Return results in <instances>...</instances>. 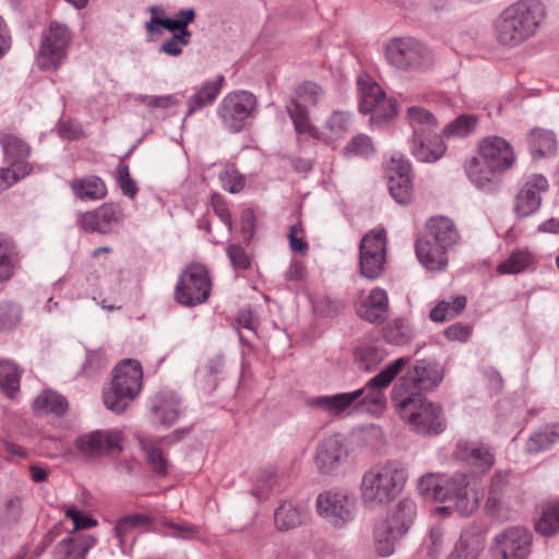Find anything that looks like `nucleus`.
Listing matches in <instances>:
<instances>
[{
  "instance_id": "obj_1",
  "label": "nucleus",
  "mask_w": 559,
  "mask_h": 559,
  "mask_svg": "<svg viewBox=\"0 0 559 559\" xmlns=\"http://www.w3.org/2000/svg\"><path fill=\"white\" fill-rule=\"evenodd\" d=\"M547 16L540 0H519L507 7L493 22L496 40L509 48L534 37Z\"/></svg>"
},
{
  "instance_id": "obj_2",
  "label": "nucleus",
  "mask_w": 559,
  "mask_h": 559,
  "mask_svg": "<svg viewBox=\"0 0 559 559\" xmlns=\"http://www.w3.org/2000/svg\"><path fill=\"white\" fill-rule=\"evenodd\" d=\"M419 495L427 501H451L462 516L471 515L478 507L477 492L469 488L467 475L455 473L451 477L428 474L417 484Z\"/></svg>"
},
{
  "instance_id": "obj_3",
  "label": "nucleus",
  "mask_w": 559,
  "mask_h": 559,
  "mask_svg": "<svg viewBox=\"0 0 559 559\" xmlns=\"http://www.w3.org/2000/svg\"><path fill=\"white\" fill-rule=\"evenodd\" d=\"M407 477L406 468L397 461L370 467L360 481L362 503L369 508L389 504L403 491Z\"/></svg>"
},
{
  "instance_id": "obj_4",
  "label": "nucleus",
  "mask_w": 559,
  "mask_h": 559,
  "mask_svg": "<svg viewBox=\"0 0 559 559\" xmlns=\"http://www.w3.org/2000/svg\"><path fill=\"white\" fill-rule=\"evenodd\" d=\"M143 384V370L138 360L124 359L112 370L110 385L104 390L106 408L122 414L129 404L140 394Z\"/></svg>"
},
{
  "instance_id": "obj_5",
  "label": "nucleus",
  "mask_w": 559,
  "mask_h": 559,
  "mask_svg": "<svg viewBox=\"0 0 559 559\" xmlns=\"http://www.w3.org/2000/svg\"><path fill=\"white\" fill-rule=\"evenodd\" d=\"M392 401L401 416L412 429L420 435H438L444 430V421L439 406L423 396L393 393Z\"/></svg>"
},
{
  "instance_id": "obj_6",
  "label": "nucleus",
  "mask_w": 559,
  "mask_h": 559,
  "mask_svg": "<svg viewBox=\"0 0 559 559\" xmlns=\"http://www.w3.org/2000/svg\"><path fill=\"white\" fill-rule=\"evenodd\" d=\"M259 102L248 91H235L226 94L219 102L216 112L223 128L230 133L243 131L249 121L254 119Z\"/></svg>"
},
{
  "instance_id": "obj_7",
  "label": "nucleus",
  "mask_w": 559,
  "mask_h": 559,
  "mask_svg": "<svg viewBox=\"0 0 559 559\" xmlns=\"http://www.w3.org/2000/svg\"><path fill=\"white\" fill-rule=\"evenodd\" d=\"M388 62L403 71L421 70L430 66L432 55L430 49L414 37H397L385 46Z\"/></svg>"
},
{
  "instance_id": "obj_8",
  "label": "nucleus",
  "mask_w": 559,
  "mask_h": 559,
  "mask_svg": "<svg viewBox=\"0 0 559 559\" xmlns=\"http://www.w3.org/2000/svg\"><path fill=\"white\" fill-rule=\"evenodd\" d=\"M408 361L409 358L407 357L395 359L377 376L368 380L362 388L355 390L354 392L359 393L358 399L355 401V409L365 407L371 413L382 411L386 403L383 390L392 383Z\"/></svg>"
},
{
  "instance_id": "obj_9",
  "label": "nucleus",
  "mask_w": 559,
  "mask_h": 559,
  "mask_svg": "<svg viewBox=\"0 0 559 559\" xmlns=\"http://www.w3.org/2000/svg\"><path fill=\"white\" fill-rule=\"evenodd\" d=\"M211 294L207 269L200 263L188 265L180 274L175 287V299L185 307L205 302Z\"/></svg>"
},
{
  "instance_id": "obj_10",
  "label": "nucleus",
  "mask_w": 559,
  "mask_h": 559,
  "mask_svg": "<svg viewBox=\"0 0 559 559\" xmlns=\"http://www.w3.org/2000/svg\"><path fill=\"white\" fill-rule=\"evenodd\" d=\"M443 373L438 364L429 360H418L408 369L406 374L394 385L392 394L401 393L402 396H421L423 392L435 390L442 382Z\"/></svg>"
},
{
  "instance_id": "obj_11",
  "label": "nucleus",
  "mask_w": 559,
  "mask_h": 559,
  "mask_svg": "<svg viewBox=\"0 0 559 559\" xmlns=\"http://www.w3.org/2000/svg\"><path fill=\"white\" fill-rule=\"evenodd\" d=\"M316 508L319 515L341 527L354 520L356 499L348 490L334 488L317 497Z\"/></svg>"
},
{
  "instance_id": "obj_12",
  "label": "nucleus",
  "mask_w": 559,
  "mask_h": 559,
  "mask_svg": "<svg viewBox=\"0 0 559 559\" xmlns=\"http://www.w3.org/2000/svg\"><path fill=\"white\" fill-rule=\"evenodd\" d=\"M71 41V32L66 24L51 22L43 35L37 55V64L40 70H57L66 58Z\"/></svg>"
},
{
  "instance_id": "obj_13",
  "label": "nucleus",
  "mask_w": 559,
  "mask_h": 559,
  "mask_svg": "<svg viewBox=\"0 0 559 559\" xmlns=\"http://www.w3.org/2000/svg\"><path fill=\"white\" fill-rule=\"evenodd\" d=\"M358 86L360 93L359 110L362 114H371L370 122L372 124H381L396 117V102L386 98L378 83L359 79Z\"/></svg>"
},
{
  "instance_id": "obj_14",
  "label": "nucleus",
  "mask_w": 559,
  "mask_h": 559,
  "mask_svg": "<svg viewBox=\"0 0 559 559\" xmlns=\"http://www.w3.org/2000/svg\"><path fill=\"white\" fill-rule=\"evenodd\" d=\"M386 238L383 228L367 233L359 245V269L364 277L373 281L381 276L385 264Z\"/></svg>"
},
{
  "instance_id": "obj_15",
  "label": "nucleus",
  "mask_w": 559,
  "mask_h": 559,
  "mask_svg": "<svg viewBox=\"0 0 559 559\" xmlns=\"http://www.w3.org/2000/svg\"><path fill=\"white\" fill-rule=\"evenodd\" d=\"M532 535L520 526L508 527L493 537L492 554L499 559H527Z\"/></svg>"
},
{
  "instance_id": "obj_16",
  "label": "nucleus",
  "mask_w": 559,
  "mask_h": 559,
  "mask_svg": "<svg viewBox=\"0 0 559 559\" xmlns=\"http://www.w3.org/2000/svg\"><path fill=\"white\" fill-rule=\"evenodd\" d=\"M478 154L483 164L491 171L500 174L510 169L515 163V153L511 144L501 136L490 135L478 145Z\"/></svg>"
},
{
  "instance_id": "obj_17",
  "label": "nucleus",
  "mask_w": 559,
  "mask_h": 559,
  "mask_svg": "<svg viewBox=\"0 0 559 559\" xmlns=\"http://www.w3.org/2000/svg\"><path fill=\"white\" fill-rule=\"evenodd\" d=\"M549 188L545 176L535 174L526 178L514 199V212L519 218L536 213L542 204V193Z\"/></svg>"
},
{
  "instance_id": "obj_18",
  "label": "nucleus",
  "mask_w": 559,
  "mask_h": 559,
  "mask_svg": "<svg viewBox=\"0 0 559 559\" xmlns=\"http://www.w3.org/2000/svg\"><path fill=\"white\" fill-rule=\"evenodd\" d=\"M121 432L117 430H95L79 437L75 447L84 455L95 457L121 451Z\"/></svg>"
},
{
  "instance_id": "obj_19",
  "label": "nucleus",
  "mask_w": 559,
  "mask_h": 559,
  "mask_svg": "<svg viewBox=\"0 0 559 559\" xmlns=\"http://www.w3.org/2000/svg\"><path fill=\"white\" fill-rule=\"evenodd\" d=\"M409 171V163L402 157H392L386 168L390 194L400 204H407L412 200L413 183Z\"/></svg>"
},
{
  "instance_id": "obj_20",
  "label": "nucleus",
  "mask_w": 559,
  "mask_h": 559,
  "mask_svg": "<svg viewBox=\"0 0 559 559\" xmlns=\"http://www.w3.org/2000/svg\"><path fill=\"white\" fill-rule=\"evenodd\" d=\"M122 210L112 203H104L94 211L80 214L78 223L85 231L108 234L122 219Z\"/></svg>"
},
{
  "instance_id": "obj_21",
  "label": "nucleus",
  "mask_w": 559,
  "mask_h": 559,
  "mask_svg": "<svg viewBox=\"0 0 559 559\" xmlns=\"http://www.w3.org/2000/svg\"><path fill=\"white\" fill-rule=\"evenodd\" d=\"M357 316L372 324H382L389 317V297L384 289L372 288L367 296L355 302Z\"/></svg>"
},
{
  "instance_id": "obj_22",
  "label": "nucleus",
  "mask_w": 559,
  "mask_h": 559,
  "mask_svg": "<svg viewBox=\"0 0 559 559\" xmlns=\"http://www.w3.org/2000/svg\"><path fill=\"white\" fill-rule=\"evenodd\" d=\"M346 456V451L337 436L324 438L317 448L314 463L322 474L333 473Z\"/></svg>"
},
{
  "instance_id": "obj_23",
  "label": "nucleus",
  "mask_w": 559,
  "mask_h": 559,
  "mask_svg": "<svg viewBox=\"0 0 559 559\" xmlns=\"http://www.w3.org/2000/svg\"><path fill=\"white\" fill-rule=\"evenodd\" d=\"M97 538L90 534H76L57 543L52 559H86L87 552L96 545Z\"/></svg>"
},
{
  "instance_id": "obj_24",
  "label": "nucleus",
  "mask_w": 559,
  "mask_h": 559,
  "mask_svg": "<svg viewBox=\"0 0 559 559\" xmlns=\"http://www.w3.org/2000/svg\"><path fill=\"white\" fill-rule=\"evenodd\" d=\"M419 262L428 271H443L448 265V249L430 240L427 235L418 238L415 246Z\"/></svg>"
},
{
  "instance_id": "obj_25",
  "label": "nucleus",
  "mask_w": 559,
  "mask_h": 559,
  "mask_svg": "<svg viewBox=\"0 0 559 559\" xmlns=\"http://www.w3.org/2000/svg\"><path fill=\"white\" fill-rule=\"evenodd\" d=\"M455 456L480 474L487 473L495 463V456L487 447H477L467 441L457 442Z\"/></svg>"
},
{
  "instance_id": "obj_26",
  "label": "nucleus",
  "mask_w": 559,
  "mask_h": 559,
  "mask_svg": "<svg viewBox=\"0 0 559 559\" xmlns=\"http://www.w3.org/2000/svg\"><path fill=\"white\" fill-rule=\"evenodd\" d=\"M409 148L412 155L423 163L437 162L445 152V145L438 133L412 136Z\"/></svg>"
},
{
  "instance_id": "obj_27",
  "label": "nucleus",
  "mask_w": 559,
  "mask_h": 559,
  "mask_svg": "<svg viewBox=\"0 0 559 559\" xmlns=\"http://www.w3.org/2000/svg\"><path fill=\"white\" fill-rule=\"evenodd\" d=\"M225 78L218 75L213 81H206L195 88L194 93L187 100V112L183 122L189 116L202 110L204 107L211 106L221 94Z\"/></svg>"
},
{
  "instance_id": "obj_28",
  "label": "nucleus",
  "mask_w": 559,
  "mask_h": 559,
  "mask_svg": "<svg viewBox=\"0 0 559 559\" xmlns=\"http://www.w3.org/2000/svg\"><path fill=\"white\" fill-rule=\"evenodd\" d=\"M425 235L448 250L457 245L461 238L454 222L445 216L431 217L426 224Z\"/></svg>"
},
{
  "instance_id": "obj_29",
  "label": "nucleus",
  "mask_w": 559,
  "mask_h": 559,
  "mask_svg": "<svg viewBox=\"0 0 559 559\" xmlns=\"http://www.w3.org/2000/svg\"><path fill=\"white\" fill-rule=\"evenodd\" d=\"M357 392H343L331 395H320L308 400V405L312 408L321 409L322 412L340 416L343 413L355 408V401L358 399Z\"/></svg>"
},
{
  "instance_id": "obj_30",
  "label": "nucleus",
  "mask_w": 559,
  "mask_h": 559,
  "mask_svg": "<svg viewBox=\"0 0 559 559\" xmlns=\"http://www.w3.org/2000/svg\"><path fill=\"white\" fill-rule=\"evenodd\" d=\"M404 536L405 534L384 520L376 523L372 534L376 552L380 557L391 556Z\"/></svg>"
},
{
  "instance_id": "obj_31",
  "label": "nucleus",
  "mask_w": 559,
  "mask_h": 559,
  "mask_svg": "<svg viewBox=\"0 0 559 559\" xmlns=\"http://www.w3.org/2000/svg\"><path fill=\"white\" fill-rule=\"evenodd\" d=\"M150 409L160 425L169 427L179 416V400L175 394L158 393L151 400Z\"/></svg>"
},
{
  "instance_id": "obj_32",
  "label": "nucleus",
  "mask_w": 559,
  "mask_h": 559,
  "mask_svg": "<svg viewBox=\"0 0 559 559\" xmlns=\"http://www.w3.org/2000/svg\"><path fill=\"white\" fill-rule=\"evenodd\" d=\"M70 188L79 200H102L107 194L104 180L95 175H87L70 182Z\"/></svg>"
},
{
  "instance_id": "obj_33",
  "label": "nucleus",
  "mask_w": 559,
  "mask_h": 559,
  "mask_svg": "<svg viewBox=\"0 0 559 559\" xmlns=\"http://www.w3.org/2000/svg\"><path fill=\"white\" fill-rule=\"evenodd\" d=\"M349 127V114L342 110H335L325 120L322 131H319L320 138L318 140L326 144H333L348 132Z\"/></svg>"
},
{
  "instance_id": "obj_34",
  "label": "nucleus",
  "mask_w": 559,
  "mask_h": 559,
  "mask_svg": "<svg viewBox=\"0 0 559 559\" xmlns=\"http://www.w3.org/2000/svg\"><path fill=\"white\" fill-rule=\"evenodd\" d=\"M527 141L528 148L534 157H551L557 154V138L550 130L533 129Z\"/></svg>"
},
{
  "instance_id": "obj_35",
  "label": "nucleus",
  "mask_w": 559,
  "mask_h": 559,
  "mask_svg": "<svg viewBox=\"0 0 559 559\" xmlns=\"http://www.w3.org/2000/svg\"><path fill=\"white\" fill-rule=\"evenodd\" d=\"M407 119L413 129V136L425 134H437L439 126L436 116L421 106H412L407 108Z\"/></svg>"
},
{
  "instance_id": "obj_36",
  "label": "nucleus",
  "mask_w": 559,
  "mask_h": 559,
  "mask_svg": "<svg viewBox=\"0 0 559 559\" xmlns=\"http://www.w3.org/2000/svg\"><path fill=\"white\" fill-rule=\"evenodd\" d=\"M415 516L416 503L411 499H402L394 506L384 521L406 535Z\"/></svg>"
},
{
  "instance_id": "obj_37",
  "label": "nucleus",
  "mask_w": 559,
  "mask_h": 559,
  "mask_svg": "<svg viewBox=\"0 0 559 559\" xmlns=\"http://www.w3.org/2000/svg\"><path fill=\"white\" fill-rule=\"evenodd\" d=\"M558 441L559 424L546 425L530 436L525 444V451L527 453L546 451Z\"/></svg>"
},
{
  "instance_id": "obj_38",
  "label": "nucleus",
  "mask_w": 559,
  "mask_h": 559,
  "mask_svg": "<svg viewBox=\"0 0 559 559\" xmlns=\"http://www.w3.org/2000/svg\"><path fill=\"white\" fill-rule=\"evenodd\" d=\"M465 171L471 182L481 190H492L495 186L493 177L499 175V171H491L487 168L481 159L473 157L465 166Z\"/></svg>"
},
{
  "instance_id": "obj_39",
  "label": "nucleus",
  "mask_w": 559,
  "mask_h": 559,
  "mask_svg": "<svg viewBox=\"0 0 559 559\" xmlns=\"http://www.w3.org/2000/svg\"><path fill=\"white\" fill-rule=\"evenodd\" d=\"M33 407L41 414L61 416L68 409V401L55 391L45 390L34 400Z\"/></svg>"
},
{
  "instance_id": "obj_40",
  "label": "nucleus",
  "mask_w": 559,
  "mask_h": 559,
  "mask_svg": "<svg viewBox=\"0 0 559 559\" xmlns=\"http://www.w3.org/2000/svg\"><path fill=\"white\" fill-rule=\"evenodd\" d=\"M0 143L10 164H28L26 159L31 155V146L26 142L15 135L5 134Z\"/></svg>"
},
{
  "instance_id": "obj_41",
  "label": "nucleus",
  "mask_w": 559,
  "mask_h": 559,
  "mask_svg": "<svg viewBox=\"0 0 559 559\" xmlns=\"http://www.w3.org/2000/svg\"><path fill=\"white\" fill-rule=\"evenodd\" d=\"M17 262V253L14 243L0 234V282L10 280Z\"/></svg>"
},
{
  "instance_id": "obj_42",
  "label": "nucleus",
  "mask_w": 559,
  "mask_h": 559,
  "mask_svg": "<svg viewBox=\"0 0 559 559\" xmlns=\"http://www.w3.org/2000/svg\"><path fill=\"white\" fill-rule=\"evenodd\" d=\"M152 519L148 515L135 513L120 518L115 526L116 536L120 544L127 537L128 533L136 527H144L147 531H154L152 526Z\"/></svg>"
},
{
  "instance_id": "obj_43",
  "label": "nucleus",
  "mask_w": 559,
  "mask_h": 559,
  "mask_svg": "<svg viewBox=\"0 0 559 559\" xmlns=\"http://www.w3.org/2000/svg\"><path fill=\"white\" fill-rule=\"evenodd\" d=\"M287 112L297 133L308 134L316 140L320 138L319 130L309 120L308 108L290 104L287 106Z\"/></svg>"
},
{
  "instance_id": "obj_44",
  "label": "nucleus",
  "mask_w": 559,
  "mask_h": 559,
  "mask_svg": "<svg viewBox=\"0 0 559 559\" xmlns=\"http://www.w3.org/2000/svg\"><path fill=\"white\" fill-rule=\"evenodd\" d=\"M386 356L383 347L378 345H364L355 350V359L359 364V368L366 371L376 368Z\"/></svg>"
},
{
  "instance_id": "obj_45",
  "label": "nucleus",
  "mask_w": 559,
  "mask_h": 559,
  "mask_svg": "<svg viewBox=\"0 0 559 559\" xmlns=\"http://www.w3.org/2000/svg\"><path fill=\"white\" fill-rule=\"evenodd\" d=\"M17 367L9 360H0V388L8 397H13L20 389Z\"/></svg>"
},
{
  "instance_id": "obj_46",
  "label": "nucleus",
  "mask_w": 559,
  "mask_h": 559,
  "mask_svg": "<svg viewBox=\"0 0 559 559\" xmlns=\"http://www.w3.org/2000/svg\"><path fill=\"white\" fill-rule=\"evenodd\" d=\"M274 523L280 531L295 528L301 523L300 513L292 502L284 501L274 512Z\"/></svg>"
},
{
  "instance_id": "obj_47",
  "label": "nucleus",
  "mask_w": 559,
  "mask_h": 559,
  "mask_svg": "<svg viewBox=\"0 0 559 559\" xmlns=\"http://www.w3.org/2000/svg\"><path fill=\"white\" fill-rule=\"evenodd\" d=\"M533 263V257L527 250H516L503 262L497 271L500 274H516L526 270Z\"/></svg>"
},
{
  "instance_id": "obj_48",
  "label": "nucleus",
  "mask_w": 559,
  "mask_h": 559,
  "mask_svg": "<svg viewBox=\"0 0 559 559\" xmlns=\"http://www.w3.org/2000/svg\"><path fill=\"white\" fill-rule=\"evenodd\" d=\"M538 533L545 536L555 535L559 531V503L547 504L535 524Z\"/></svg>"
},
{
  "instance_id": "obj_49",
  "label": "nucleus",
  "mask_w": 559,
  "mask_h": 559,
  "mask_svg": "<svg viewBox=\"0 0 559 559\" xmlns=\"http://www.w3.org/2000/svg\"><path fill=\"white\" fill-rule=\"evenodd\" d=\"M160 524L163 528L155 530V532L166 537L170 536L178 539H192L199 532L195 525L187 522L176 523L168 519H163Z\"/></svg>"
},
{
  "instance_id": "obj_50",
  "label": "nucleus",
  "mask_w": 559,
  "mask_h": 559,
  "mask_svg": "<svg viewBox=\"0 0 559 559\" xmlns=\"http://www.w3.org/2000/svg\"><path fill=\"white\" fill-rule=\"evenodd\" d=\"M321 95V86L313 82H304L297 86L295 97L290 104L306 108L312 107L318 104Z\"/></svg>"
},
{
  "instance_id": "obj_51",
  "label": "nucleus",
  "mask_w": 559,
  "mask_h": 559,
  "mask_svg": "<svg viewBox=\"0 0 559 559\" xmlns=\"http://www.w3.org/2000/svg\"><path fill=\"white\" fill-rule=\"evenodd\" d=\"M218 179L222 188L229 193H238L246 186V177L234 164L226 165L219 173Z\"/></svg>"
},
{
  "instance_id": "obj_52",
  "label": "nucleus",
  "mask_w": 559,
  "mask_h": 559,
  "mask_svg": "<svg viewBox=\"0 0 559 559\" xmlns=\"http://www.w3.org/2000/svg\"><path fill=\"white\" fill-rule=\"evenodd\" d=\"M23 513L22 499L17 496L9 498L0 506V526L10 527L20 522Z\"/></svg>"
},
{
  "instance_id": "obj_53",
  "label": "nucleus",
  "mask_w": 559,
  "mask_h": 559,
  "mask_svg": "<svg viewBox=\"0 0 559 559\" xmlns=\"http://www.w3.org/2000/svg\"><path fill=\"white\" fill-rule=\"evenodd\" d=\"M477 119L471 115H461L448 123L441 131L443 138L465 136L476 128Z\"/></svg>"
},
{
  "instance_id": "obj_54",
  "label": "nucleus",
  "mask_w": 559,
  "mask_h": 559,
  "mask_svg": "<svg viewBox=\"0 0 559 559\" xmlns=\"http://www.w3.org/2000/svg\"><path fill=\"white\" fill-rule=\"evenodd\" d=\"M32 171L29 164H10L0 168V192L10 188Z\"/></svg>"
},
{
  "instance_id": "obj_55",
  "label": "nucleus",
  "mask_w": 559,
  "mask_h": 559,
  "mask_svg": "<svg viewBox=\"0 0 559 559\" xmlns=\"http://www.w3.org/2000/svg\"><path fill=\"white\" fill-rule=\"evenodd\" d=\"M22 320V308L14 302L0 305V329L3 331L14 330Z\"/></svg>"
},
{
  "instance_id": "obj_56",
  "label": "nucleus",
  "mask_w": 559,
  "mask_h": 559,
  "mask_svg": "<svg viewBox=\"0 0 559 559\" xmlns=\"http://www.w3.org/2000/svg\"><path fill=\"white\" fill-rule=\"evenodd\" d=\"M480 550L481 546L478 538L468 540L462 536L447 559H477Z\"/></svg>"
},
{
  "instance_id": "obj_57",
  "label": "nucleus",
  "mask_w": 559,
  "mask_h": 559,
  "mask_svg": "<svg viewBox=\"0 0 559 559\" xmlns=\"http://www.w3.org/2000/svg\"><path fill=\"white\" fill-rule=\"evenodd\" d=\"M386 341L394 345H404L412 340V329L403 320H395L384 332Z\"/></svg>"
},
{
  "instance_id": "obj_58",
  "label": "nucleus",
  "mask_w": 559,
  "mask_h": 559,
  "mask_svg": "<svg viewBox=\"0 0 559 559\" xmlns=\"http://www.w3.org/2000/svg\"><path fill=\"white\" fill-rule=\"evenodd\" d=\"M116 180L123 195L130 199L135 198L139 191L138 183L132 179L129 166L122 160L116 167Z\"/></svg>"
},
{
  "instance_id": "obj_59",
  "label": "nucleus",
  "mask_w": 559,
  "mask_h": 559,
  "mask_svg": "<svg viewBox=\"0 0 559 559\" xmlns=\"http://www.w3.org/2000/svg\"><path fill=\"white\" fill-rule=\"evenodd\" d=\"M374 147L370 136L358 134L354 136L344 147L345 156H364L368 157L373 154Z\"/></svg>"
},
{
  "instance_id": "obj_60",
  "label": "nucleus",
  "mask_w": 559,
  "mask_h": 559,
  "mask_svg": "<svg viewBox=\"0 0 559 559\" xmlns=\"http://www.w3.org/2000/svg\"><path fill=\"white\" fill-rule=\"evenodd\" d=\"M444 532L440 525H435L430 528L428 536L424 540L426 555L430 558H438L443 549Z\"/></svg>"
},
{
  "instance_id": "obj_61",
  "label": "nucleus",
  "mask_w": 559,
  "mask_h": 559,
  "mask_svg": "<svg viewBox=\"0 0 559 559\" xmlns=\"http://www.w3.org/2000/svg\"><path fill=\"white\" fill-rule=\"evenodd\" d=\"M226 254L234 270L245 271L251 266V257L245 248L238 243H230L226 248Z\"/></svg>"
},
{
  "instance_id": "obj_62",
  "label": "nucleus",
  "mask_w": 559,
  "mask_h": 559,
  "mask_svg": "<svg viewBox=\"0 0 559 559\" xmlns=\"http://www.w3.org/2000/svg\"><path fill=\"white\" fill-rule=\"evenodd\" d=\"M107 366V356L103 349H94L88 350L86 354V359L83 364V372L86 376H92L95 372L106 368Z\"/></svg>"
},
{
  "instance_id": "obj_63",
  "label": "nucleus",
  "mask_w": 559,
  "mask_h": 559,
  "mask_svg": "<svg viewBox=\"0 0 559 559\" xmlns=\"http://www.w3.org/2000/svg\"><path fill=\"white\" fill-rule=\"evenodd\" d=\"M302 226L300 223L294 224L289 228L288 241L292 251L298 253H306L308 251V243L302 237Z\"/></svg>"
},
{
  "instance_id": "obj_64",
  "label": "nucleus",
  "mask_w": 559,
  "mask_h": 559,
  "mask_svg": "<svg viewBox=\"0 0 559 559\" xmlns=\"http://www.w3.org/2000/svg\"><path fill=\"white\" fill-rule=\"evenodd\" d=\"M147 461L156 474L165 475L167 473V460L158 448H150L147 450Z\"/></svg>"
}]
</instances>
